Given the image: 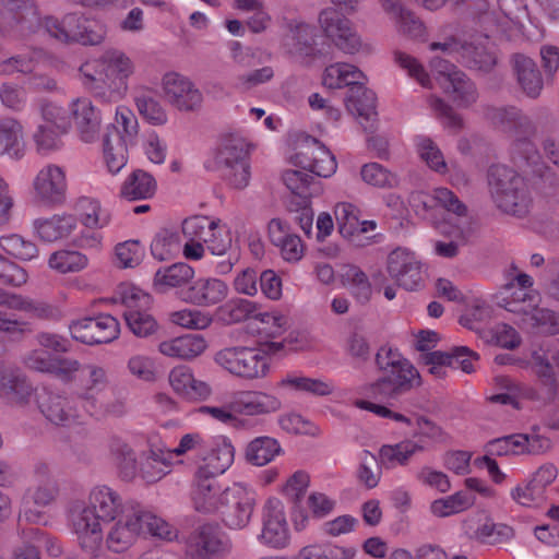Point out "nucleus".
Segmentation results:
<instances>
[{
    "label": "nucleus",
    "mask_w": 559,
    "mask_h": 559,
    "mask_svg": "<svg viewBox=\"0 0 559 559\" xmlns=\"http://www.w3.org/2000/svg\"><path fill=\"white\" fill-rule=\"evenodd\" d=\"M230 543L216 523H203L186 539L187 559H214L227 552Z\"/></svg>",
    "instance_id": "obj_19"
},
{
    "label": "nucleus",
    "mask_w": 559,
    "mask_h": 559,
    "mask_svg": "<svg viewBox=\"0 0 559 559\" xmlns=\"http://www.w3.org/2000/svg\"><path fill=\"white\" fill-rule=\"evenodd\" d=\"M48 267L58 274H74L86 270L90 265L88 257L73 248L53 251L47 261Z\"/></svg>",
    "instance_id": "obj_48"
},
{
    "label": "nucleus",
    "mask_w": 559,
    "mask_h": 559,
    "mask_svg": "<svg viewBox=\"0 0 559 559\" xmlns=\"http://www.w3.org/2000/svg\"><path fill=\"white\" fill-rule=\"evenodd\" d=\"M234 455L235 450L228 438H207L197 461V477L215 478L225 473L233 464Z\"/></svg>",
    "instance_id": "obj_21"
},
{
    "label": "nucleus",
    "mask_w": 559,
    "mask_h": 559,
    "mask_svg": "<svg viewBox=\"0 0 559 559\" xmlns=\"http://www.w3.org/2000/svg\"><path fill=\"white\" fill-rule=\"evenodd\" d=\"M512 64L523 93L531 98L538 97L544 83L535 61L525 55L516 53L513 56Z\"/></svg>",
    "instance_id": "obj_45"
},
{
    "label": "nucleus",
    "mask_w": 559,
    "mask_h": 559,
    "mask_svg": "<svg viewBox=\"0 0 559 559\" xmlns=\"http://www.w3.org/2000/svg\"><path fill=\"white\" fill-rule=\"evenodd\" d=\"M78 227V218L71 214H53L49 217H39L34 221L33 228L36 236L44 242H56L66 239Z\"/></svg>",
    "instance_id": "obj_39"
},
{
    "label": "nucleus",
    "mask_w": 559,
    "mask_h": 559,
    "mask_svg": "<svg viewBox=\"0 0 559 559\" xmlns=\"http://www.w3.org/2000/svg\"><path fill=\"white\" fill-rule=\"evenodd\" d=\"M109 132L114 140L132 146L135 145L140 123L134 111L126 105H118L115 109L114 121L106 127L105 133Z\"/></svg>",
    "instance_id": "obj_44"
},
{
    "label": "nucleus",
    "mask_w": 559,
    "mask_h": 559,
    "mask_svg": "<svg viewBox=\"0 0 559 559\" xmlns=\"http://www.w3.org/2000/svg\"><path fill=\"white\" fill-rule=\"evenodd\" d=\"M411 202L417 212L420 205L424 211L436 205L457 216H464L466 214V206L450 189L444 187L435 188L431 193H413Z\"/></svg>",
    "instance_id": "obj_41"
},
{
    "label": "nucleus",
    "mask_w": 559,
    "mask_h": 559,
    "mask_svg": "<svg viewBox=\"0 0 559 559\" xmlns=\"http://www.w3.org/2000/svg\"><path fill=\"white\" fill-rule=\"evenodd\" d=\"M497 28L495 33L511 38L522 32V22L527 17L525 0H495Z\"/></svg>",
    "instance_id": "obj_38"
},
{
    "label": "nucleus",
    "mask_w": 559,
    "mask_h": 559,
    "mask_svg": "<svg viewBox=\"0 0 559 559\" xmlns=\"http://www.w3.org/2000/svg\"><path fill=\"white\" fill-rule=\"evenodd\" d=\"M68 187L66 168L55 163H45L32 178L31 193L36 203L52 207L64 203Z\"/></svg>",
    "instance_id": "obj_13"
},
{
    "label": "nucleus",
    "mask_w": 559,
    "mask_h": 559,
    "mask_svg": "<svg viewBox=\"0 0 559 559\" xmlns=\"http://www.w3.org/2000/svg\"><path fill=\"white\" fill-rule=\"evenodd\" d=\"M534 281L526 273H518L506 286L499 305L507 311L528 316L539 302V293L533 288Z\"/></svg>",
    "instance_id": "obj_22"
},
{
    "label": "nucleus",
    "mask_w": 559,
    "mask_h": 559,
    "mask_svg": "<svg viewBox=\"0 0 559 559\" xmlns=\"http://www.w3.org/2000/svg\"><path fill=\"white\" fill-rule=\"evenodd\" d=\"M228 295L227 284L216 277H199L179 293V299L199 307L215 306Z\"/></svg>",
    "instance_id": "obj_28"
},
{
    "label": "nucleus",
    "mask_w": 559,
    "mask_h": 559,
    "mask_svg": "<svg viewBox=\"0 0 559 559\" xmlns=\"http://www.w3.org/2000/svg\"><path fill=\"white\" fill-rule=\"evenodd\" d=\"M555 364H557V350L540 347L534 350L527 366L545 384L555 383Z\"/></svg>",
    "instance_id": "obj_60"
},
{
    "label": "nucleus",
    "mask_w": 559,
    "mask_h": 559,
    "mask_svg": "<svg viewBox=\"0 0 559 559\" xmlns=\"http://www.w3.org/2000/svg\"><path fill=\"white\" fill-rule=\"evenodd\" d=\"M376 365L381 376L371 388L380 394L395 396L421 383L417 369L395 348L380 347Z\"/></svg>",
    "instance_id": "obj_5"
},
{
    "label": "nucleus",
    "mask_w": 559,
    "mask_h": 559,
    "mask_svg": "<svg viewBox=\"0 0 559 559\" xmlns=\"http://www.w3.org/2000/svg\"><path fill=\"white\" fill-rule=\"evenodd\" d=\"M134 106L140 116L152 126H164L168 121V114L163 104L151 94V88L138 84L132 90Z\"/></svg>",
    "instance_id": "obj_43"
},
{
    "label": "nucleus",
    "mask_w": 559,
    "mask_h": 559,
    "mask_svg": "<svg viewBox=\"0 0 559 559\" xmlns=\"http://www.w3.org/2000/svg\"><path fill=\"white\" fill-rule=\"evenodd\" d=\"M386 272L406 290H417L424 285V265L417 254L407 248L399 247L388 254Z\"/></svg>",
    "instance_id": "obj_20"
},
{
    "label": "nucleus",
    "mask_w": 559,
    "mask_h": 559,
    "mask_svg": "<svg viewBox=\"0 0 559 559\" xmlns=\"http://www.w3.org/2000/svg\"><path fill=\"white\" fill-rule=\"evenodd\" d=\"M550 448V440L539 435L515 433L493 439L486 444V453L491 456L538 454Z\"/></svg>",
    "instance_id": "obj_23"
},
{
    "label": "nucleus",
    "mask_w": 559,
    "mask_h": 559,
    "mask_svg": "<svg viewBox=\"0 0 559 559\" xmlns=\"http://www.w3.org/2000/svg\"><path fill=\"white\" fill-rule=\"evenodd\" d=\"M36 400L39 412L50 424L68 427L76 423L78 411L67 396L43 389Z\"/></svg>",
    "instance_id": "obj_29"
},
{
    "label": "nucleus",
    "mask_w": 559,
    "mask_h": 559,
    "mask_svg": "<svg viewBox=\"0 0 559 559\" xmlns=\"http://www.w3.org/2000/svg\"><path fill=\"white\" fill-rule=\"evenodd\" d=\"M145 257L144 246L139 240H127L115 247V263L120 269H134Z\"/></svg>",
    "instance_id": "obj_63"
},
{
    "label": "nucleus",
    "mask_w": 559,
    "mask_h": 559,
    "mask_svg": "<svg viewBox=\"0 0 559 559\" xmlns=\"http://www.w3.org/2000/svg\"><path fill=\"white\" fill-rule=\"evenodd\" d=\"M276 388L286 394H308L328 396L334 392V384L321 378H311L300 371L285 373L276 383Z\"/></svg>",
    "instance_id": "obj_32"
},
{
    "label": "nucleus",
    "mask_w": 559,
    "mask_h": 559,
    "mask_svg": "<svg viewBox=\"0 0 559 559\" xmlns=\"http://www.w3.org/2000/svg\"><path fill=\"white\" fill-rule=\"evenodd\" d=\"M231 407L236 409L237 415L264 416L278 412L282 408V401L265 391H239L231 397Z\"/></svg>",
    "instance_id": "obj_31"
},
{
    "label": "nucleus",
    "mask_w": 559,
    "mask_h": 559,
    "mask_svg": "<svg viewBox=\"0 0 559 559\" xmlns=\"http://www.w3.org/2000/svg\"><path fill=\"white\" fill-rule=\"evenodd\" d=\"M488 186L496 205L504 213L523 216L532 204L525 180L512 168L504 165L491 166Z\"/></svg>",
    "instance_id": "obj_6"
},
{
    "label": "nucleus",
    "mask_w": 559,
    "mask_h": 559,
    "mask_svg": "<svg viewBox=\"0 0 559 559\" xmlns=\"http://www.w3.org/2000/svg\"><path fill=\"white\" fill-rule=\"evenodd\" d=\"M341 280L343 285L359 304L370 301L373 294V285L367 273L360 266L355 264L344 265Z\"/></svg>",
    "instance_id": "obj_50"
},
{
    "label": "nucleus",
    "mask_w": 559,
    "mask_h": 559,
    "mask_svg": "<svg viewBox=\"0 0 559 559\" xmlns=\"http://www.w3.org/2000/svg\"><path fill=\"white\" fill-rule=\"evenodd\" d=\"M0 11L7 14L8 33L14 37H24L34 33L40 19L31 0H0Z\"/></svg>",
    "instance_id": "obj_25"
},
{
    "label": "nucleus",
    "mask_w": 559,
    "mask_h": 559,
    "mask_svg": "<svg viewBox=\"0 0 559 559\" xmlns=\"http://www.w3.org/2000/svg\"><path fill=\"white\" fill-rule=\"evenodd\" d=\"M209 343L201 334H183L162 341L158 352L168 358L190 361L206 352Z\"/></svg>",
    "instance_id": "obj_33"
},
{
    "label": "nucleus",
    "mask_w": 559,
    "mask_h": 559,
    "mask_svg": "<svg viewBox=\"0 0 559 559\" xmlns=\"http://www.w3.org/2000/svg\"><path fill=\"white\" fill-rule=\"evenodd\" d=\"M194 269L185 262H177L169 266L159 267L153 277V288L158 294L177 290V295L186 289L194 278Z\"/></svg>",
    "instance_id": "obj_36"
},
{
    "label": "nucleus",
    "mask_w": 559,
    "mask_h": 559,
    "mask_svg": "<svg viewBox=\"0 0 559 559\" xmlns=\"http://www.w3.org/2000/svg\"><path fill=\"white\" fill-rule=\"evenodd\" d=\"M138 503L132 499L124 500L109 486H94L86 504L75 503L70 509L72 531L80 546L86 551H96L104 538L103 524L122 514L127 507Z\"/></svg>",
    "instance_id": "obj_2"
},
{
    "label": "nucleus",
    "mask_w": 559,
    "mask_h": 559,
    "mask_svg": "<svg viewBox=\"0 0 559 559\" xmlns=\"http://www.w3.org/2000/svg\"><path fill=\"white\" fill-rule=\"evenodd\" d=\"M366 81L364 72L348 62L332 63L324 69L322 74V85L329 90L356 87L366 84Z\"/></svg>",
    "instance_id": "obj_42"
},
{
    "label": "nucleus",
    "mask_w": 559,
    "mask_h": 559,
    "mask_svg": "<svg viewBox=\"0 0 559 559\" xmlns=\"http://www.w3.org/2000/svg\"><path fill=\"white\" fill-rule=\"evenodd\" d=\"M135 73V60L119 48H107L80 67L83 85L102 104L122 100Z\"/></svg>",
    "instance_id": "obj_1"
},
{
    "label": "nucleus",
    "mask_w": 559,
    "mask_h": 559,
    "mask_svg": "<svg viewBox=\"0 0 559 559\" xmlns=\"http://www.w3.org/2000/svg\"><path fill=\"white\" fill-rule=\"evenodd\" d=\"M109 451L122 477L129 480L140 477L147 484L157 483L170 473L174 463L167 448L153 445L147 453L143 452L138 462L136 453L140 449L135 439L112 438Z\"/></svg>",
    "instance_id": "obj_4"
},
{
    "label": "nucleus",
    "mask_w": 559,
    "mask_h": 559,
    "mask_svg": "<svg viewBox=\"0 0 559 559\" xmlns=\"http://www.w3.org/2000/svg\"><path fill=\"white\" fill-rule=\"evenodd\" d=\"M267 234L271 243L277 248L285 262L297 263L304 258L305 243L298 235L290 231L286 221L272 218L267 225Z\"/></svg>",
    "instance_id": "obj_30"
},
{
    "label": "nucleus",
    "mask_w": 559,
    "mask_h": 559,
    "mask_svg": "<svg viewBox=\"0 0 559 559\" xmlns=\"http://www.w3.org/2000/svg\"><path fill=\"white\" fill-rule=\"evenodd\" d=\"M114 300L126 308L123 317L134 335L147 337L156 332L157 322L148 312L152 306L150 294L132 284L124 283L117 287Z\"/></svg>",
    "instance_id": "obj_10"
},
{
    "label": "nucleus",
    "mask_w": 559,
    "mask_h": 559,
    "mask_svg": "<svg viewBox=\"0 0 559 559\" xmlns=\"http://www.w3.org/2000/svg\"><path fill=\"white\" fill-rule=\"evenodd\" d=\"M334 215L342 237L350 243L357 245L360 210L353 203L340 202L335 205Z\"/></svg>",
    "instance_id": "obj_56"
},
{
    "label": "nucleus",
    "mask_w": 559,
    "mask_h": 559,
    "mask_svg": "<svg viewBox=\"0 0 559 559\" xmlns=\"http://www.w3.org/2000/svg\"><path fill=\"white\" fill-rule=\"evenodd\" d=\"M290 539L284 503L276 497H270L262 507L261 530L257 540L269 549L283 550L290 545Z\"/></svg>",
    "instance_id": "obj_14"
},
{
    "label": "nucleus",
    "mask_w": 559,
    "mask_h": 559,
    "mask_svg": "<svg viewBox=\"0 0 559 559\" xmlns=\"http://www.w3.org/2000/svg\"><path fill=\"white\" fill-rule=\"evenodd\" d=\"M523 324L539 329L549 334H559V313L547 308H538L537 305L521 319Z\"/></svg>",
    "instance_id": "obj_64"
},
{
    "label": "nucleus",
    "mask_w": 559,
    "mask_h": 559,
    "mask_svg": "<svg viewBox=\"0 0 559 559\" xmlns=\"http://www.w3.org/2000/svg\"><path fill=\"white\" fill-rule=\"evenodd\" d=\"M156 187V180L152 175L136 169L121 185L120 197L128 201L146 200L155 194Z\"/></svg>",
    "instance_id": "obj_49"
},
{
    "label": "nucleus",
    "mask_w": 559,
    "mask_h": 559,
    "mask_svg": "<svg viewBox=\"0 0 559 559\" xmlns=\"http://www.w3.org/2000/svg\"><path fill=\"white\" fill-rule=\"evenodd\" d=\"M103 157L108 171L118 174L128 163L129 144L112 139V134L104 133L102 140Z\"/></svg>",
    "instance_id": "obj_58"
},
{
    "label": "nucleus",
    "mask_w": 559,
    "mask_h": 559,
    "mask_svg": "<svg viewBox=\"0 0 559 559\" xmlns=\"http://www.w3.org/2000/svg\"><path fill=\"white\" fill-rule=\"evenodd\" d=\"M33 393L34 389L25 376L0 364V400L13 405H25Z\"/></svg>",
    "instance_id": "obj_35"
},
{
    "label": "nucleus",
    "mask_w": 559,
    "mask_h": 559,
    "mask_svg": "<svg viewBox=\"0 0 559 559\" xmlns=\"http://www.w3.org/2000/svg\"><path fill=\"white\" fill-rule=\"evenodd\" d=\"M74 210L82 225L88 229H102L110 222L109 215L102 209L99 201L96 199L81 197L75 201Z\"/></svg>",
    "instance_id": "obj_55"
},
{
    "label": "nucleus",
    "mask_w": 559,
    "mask_h": 559,
    "mask_svg": "<svg viewBox=\"0 0 559 559\" xmlns=\"http://www.w3.org/2000/svg\"><path fill=\"white\" fill-rule=\"evenodd\" d=\"M168 382L173 392L187 402H204L213 394L211 384L197 378L193 369L186 365L174 367L169 371Z\"/></svg>",
    "instance_id": "obj_24"
},
{
    "label": "nucleus",
    "mask_w": 559,
    "mask_h": 559,
    "mask_svg": "<svg viewBox=\"0 0 559 559\" xmlns=\"http://www.w3.org/2000/svg\"><path fill=\"white\" fill-rule=\"evenodd\" d=\"M251 329L261 337L275 338L281 336L288 328V319L280 311L254 312Z\"/></svg>",
    "instance_id": "obj_54"
},
{
    "label": "nucleus",
    "mask_w": 559,
    "mask_h": 559,
    "mask_svg": "<svg viewBox=\"0 0 559 559\" xmlns=\"http://www.w3.org/2000/svg\"><path fill=\"white\" fill-rule=\"evenodd\" d=\"M485 40L486 45L483 43L475 45L473 43H462L457 38L450 36L440 41H432L429 45V49L431 51L441 50L449 56H456L469 68L489 71L495 67L497 57L488 46V34L485 35Z\"/></svg>",
    "instance_id": "obj_18"
},
{
    "label": "nucleus",
    "mask_w": 559,
    "mask_h": 559,
    "mask_svg": "<svg viewBox=\"0 0 559 559\" xmlns=\"http://www.w3.org/2000/svg\"><path fill=\"white\" fill-rule=\"evenodd\" d=\"M356 554L354 547L322 543L302 547L293 559H354Z\"/></svg>",
    "instance_id": "obj_57"
},
{
    "label": "nucleus",
    "mask_w": 559,
    "mask_h": 559,
    "mask_svg": "<svg viewBox=\"0 0 559 559\" xmlns=\"http://www.w3.org/2000/svg\"><path fill=\"white\" fill-rule=\"evenodd\" d=\"M257 503V493L248 485L235 483L224 489L219 515L226 527L243 530L251 522Z\"/></svg>",
    "instance_id": "obj_15"
},
{
    "label": "nucleus",
    "mask_w": 559,
    "mask_h": 559,
    "mask_svg": "<svg viewBox=\"0 0 559 559\" xmlns=\"http://www.w3.org/2000/svg\"><path fill=\"white\" fill-rule=\"evenodd\" d=\"M249 143L236 133L224 134L216 150V162L224 167L225 177L236 189H243L249 185Z\"/></svg>",
    "instance_id": "obj_12"
},
{
    "label": "nucleus",
    "mask_w": 559,
    "mask_h": 559,
    "mask_svg": "<svg viewBox=\"0 0 559 559\" xmlns=\"http://www.w3.org/2000/svg\"><path fill=\"white\" fill-rule=\"evenodd\" d=\"M122 514L109 521L103 540L114 554H123L131 549L140 538L151 536L171 543L178 539L179 531L140 502L127 507Z\"/></svg>",
    "instance_id": "obj_3"
},
{
    "label": "nucleus",
    "mask_w": 559,
    "mask_h": 559,
    "mask_svg": "<svg viewBox=\"0 0 559 559\" xmlns=\"http://www.w3.org/2000/svg\"><path fill=\"white\" fill-rule=\"evenodd\" d=\"M257 305L248 299L237 298L227 301L217 310L218 318L226 324H234L247 319L252 321Z\"/></svg>",
    "instance_id": "obj_61"
},
{
    "label": "nucleus",
    "mask_w": 559,
    "mask_h": 559,
    "mask_svg": "<svg viewBox=\"0 0 559 559\" xmlns=\"http://www.w3.org/2000/svg\"><path fill=\"white\" fill-rule=\"evenodd\" d=\"M318 23L323 35L344 53L356 55L372 51V46L361 39L353 22L338 9L328 7L321 10Z\"/></svg>",
    "instance_id": "obj_11"
},
{
    "label": "nucleus",
    "mask_w": 559,
    "mask_h": 559,
    "mask_svg": "<svg viewBox=\"0 0 559 559\" xmlns=\"http://www.w3.org/2000/svg\"><path fill=\"white\" fill-rule=\"evenodd\" d=\"M431 69L439 75L438 81L445 94L460 108H467L478 98L475 84L466 74L447 60L435 58L430 61Z\"/></svg>",
    "instance_id": "obj_17"
},
{
    "label": "nucleus",
    "mask_w": 559,
    "mask_h": 559,
    "mask_svg": "<svg viewBox=\"0 0 559 559\" xmlns=\"http://www.w3.org/2000/svg\"><path fill=\"white\" fill-rule=\"evenodd\" d=\"M59 496V486L50 465L39 462L34 466L31 484L22 498L25 519L38 524L43 520L40 510L51 507Z\"/></svg>",
    "instance_id": "obj_9"
},
{
    "label": "nucleus",
    "mask_w": 559,
    "mask_h": 559,
    "mask_svg": "<svg viewBox=\"0 0 559 559\" xmlns=\"http://www.w3.org/2000/svg\"><path fill=\"white\" fill-rule=\"evenodd\" d=\"M282 454L280 442L270 436L257 437L246 448L247 461L255 466H264Z\"/></svg>",
    "instance_id": "obj_53"
},
{
    "label": "nucleus",
    "mask_w": 559,
    "mask_h": 559,
    "mask_svg": "<svg viewBox=\"0 0 559 559\" xmlns=\"http://www.w3.org/2000/svg\"><path fill=\"white\" fill-rule=\"evenodd\" d=\"M69 114L79 139L84 143H94L99 138L102 112L87 97L72 99Z\"/></svg>",
    "instance_id": "obj_26"
},
{
    "label": "nucleus",
    "mask_w": 559,
    "mask_h": 559,
    "mask_svg": "<svg viewBox=\"0 0 559 559\" xmlns=\"http://www.w3.org/2000/svg\"><path fill=\"white\" fill-rule=\"evenodd\" d=\"M413 444L419 452L428 451L436 444L443 443L447 440L444 430L425 416H417L412 435Z\"/></svg>",
    "instance_id": "obj_52"
},
{
    "label": "nucleus",
    "mask_w": 559,
    "mask_h": 559,
    "mask_svg": "<svg viewBox=\"0 0 559 559\" xmlns=\"http://www.w3.org/2000/svg\"><path fill=\"white\" fill-rule=\"evenodd\" d=\"M294 163L323 178L333 176L337 169L334 155L326 146L314 139L300 146L294 156Z\"/></svg>",
    "instance_id": "obj_27"
},
{
    "label": "nucleus",
    "mask_w": 559,
    "mask_h": 559,
    "mask_svg": "<svg viewBox=\"0 0 559 559\" xmlns=\"http://www.w3.org/2000/svg\"><path fill=\"white\" fill-rule=\"evenodd\" d=\"M160 92L164 100L181 112L195 111L203 104L201 90L188 75L178 71H167L162 75Z\"/></svg>",
    "instance_id": "obj_16"
},
{
    "label": "nucleus",
    "mask_w": 559,
    "mask_h": 559,
    "mask_svg": "<svg viewBox=\"0 0 559 559\" xmlns=\"http://www.w3.org/2000/svg\"><path fill=\"white\" fill-rule=\"evenodd\" d=\"M224 499V489L215 478H199L194 475L191 500L197 512L218 514Z\"/></svg>",
    "instance_id": "obj_37"
},
{
    "label": "nucleus",
    "mask_w": 559,
    "mask_h": 559,
    "mask_svg": "<svg viewBox=\"0 0 559 559\" xmlns=\"http://www.w3.org/2000/svg\"><path fill=\"white\" fill-rule=\"evenodd\" d=\"M476 360H478V355L465 346L455 347L450 353L432 352L425 357L426 365L428 366L437 365L445 368H460L465 373H472L475 370L474 362Z\"/></svg>",
    "instance_id": "obj_47"
},
{
    "label": "nucleus",
    "mask_w": 559,
    "mask_h": 559,
    "mask_svg": "<svg viewBox=\"0 0 559 559\" xmlns=\"http://www.w3.org/2000/svg\"><path fill=\"white\" fill-rule=\"evenodd\" d=\"M475 498L467 491H457L444 498L436 499L430 504L435 516L447 518L463 512L474 504Z\"/></svg>",
    "instance_id": "obj_59"
},
{
    "label": "nucleus",
    "mask_w": 559,
    "mask_h": 559,
    "mask_svg": "<svg viewBox=\"0 0 559 559\" xmlns=\"http://www.w3.org/2000/svg\"><path fill=\"white\" fill-rule=\"evenodd\" d=\"M215 364L242 380L264 379L271 371V355L262 347L229 346L214 356Z\"/></svg>",
    "instance_id": "obj_7"
},
{
    "label": "nucleus",
    "mask_w": 559,
    "mask_h": 559,
    "mask_svg": "<svg viewBox=\"0 0 559 559\" xmlns=\"http://www.w3.org/2000/svg\"><path fill=\"white\" fill-rule=\"evenodd\" d=\"M83 372L85 377L81 382L79 397L95 408L99 396L109 388L108 373L104 367L95 364L86 365Z\"/></svg>",
    "instance_id": "obj_46"
},
{
    "label": "nucleus",
    "mask_w": 559,
    "mask_h": 559,
    "mask_svg": "<svg viewBox=\"0 0 559 559\" xmlns=\"http://www.w3.org/2000/svg\"><path fill=\"white\" fill-rule=\"evenodd\" d=\"M376 100V94L367 88L365 84L350 87L345 98L347 111L357 118L365 130H372L374 128L378 116Z\"/></svg>",
    "instance_id": "obj_34"
},
{
    "label": "nucleus",
    "mask_w": 559,
    "mask_h": 559,
    "mask_svg": "<svg viewBox=\"0 0 559 559\" xmlns=\"http://www.w3.org/2000/svg\"><path fill=\"white\" fill-rule=\"evenodd\" d=\"M3 155L14 159L24 156L23 127L12 118L0 120V156Z\"/></svg>",
    "instance_id": "obj_51"
},
{
    "label": "nucleus",
    "mask_w": 559,
    "mask_h": 559,
    "mask_svg": "<svg viewBox=\"0 0 559 559\" xmlns=\"http://www.w3.org/2000/svg\"><path fill=\"white\" fill-rule=\"evenodd\" d=\"M454 4L466 21L495 34L497 28L495 0H454Z\"/></svg>",
    "instance_id": "obj_40"
},
{
    "label": "nucleus",
    "mask_w": 559,
    "mask_h": 559,
    "mask_svg": "<svg viewBox=\"0 0 559 559\" xmlns=\"http://www.w3.org/2000/svg\"><path fill=\"white\" fill-rule=\"evenodd\" d=\"M44 26L51 37L67 44L95 46L102 44L107 35V27L103 22L78 13H69L60 19L46 17Z\"/></svg>",
    "instance_id": "obj_8"
},
{
    "label": "nucleus",
    "mask_w": 559,
    "mask_h": 559,
    "mask_svg": "<svg viewBox=\"0 0 559 559\" xmlns=\"http://www.w3.org/2000/svg\"><path fill=\"white\" fill-rule=\"evenodd\" d=\"M181 250V240L177 233L159 231L151 242V253L154 259L163 262L173 259Z\"/></svg>",
    "instance_id": "obj_62"
}]
</instances>
